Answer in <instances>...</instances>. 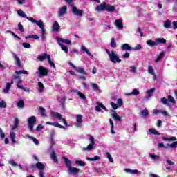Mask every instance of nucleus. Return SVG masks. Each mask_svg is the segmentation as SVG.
Returning <instances> with one entry per match:
<instances>
[{"label":"nucleus","instance_id":"e2e57ef3","mask_svg":"<svg viewBox=\"0 0 177 177\" xmlns=\"http://www.w3.org/2000/svg\"><path fill=\"white\" fill-rule=\"evenodd\" d=\"M129 69H130V73H136V66H130Z\"/></svg>","mask_w":177,"mask_h":177},{"label":"nucleus","instance_id":"58836bf2","mask_svg":"<svg viewBox=\"0 0 177 177\" xmlns=\"http://www.w3.org/2000/svg\"><path fill=\"white\" fill-rule=\"evenodd\" d=\"M162 140H165V142H175V140H176V137H170V138L163 137Z\"/></svg>","mask_w":177,"mask_h":177},{"label":"nucleus","instance_id":"f03ea898","mask_svg":"<svg viewBox=\"0 0 177 177\" xmlns=\"http://www.w3.org/2000/svg\"><path fill=\"white\" fill-rule=\"evenodd\" d=\"M63 160L66 167L68 168V174H69V175H78L80 169L71 167V161L70 159L63 157Z\"/></svg>","mask_w":177,"mask_h":177},{"label":"nucleus","instance_id":"2f4dec72","mask_svg":"<svg viewBox=\"0 0 177 177\" xmlns=\"http://www.w3.org/2000/svg\"><path fill=\"white\" fill-rule=\"evenodd\" d=\"M156 45L167 44V40L164 38H156L155 39Z\"/></svg>","mask_w":177,"mask_h":177},{"label":"nucleus","instance_id":"a211bd4d","mask_svg":"<svg viewBox=\"0 0 177 177\" xmlns=\"http://www.w3.org/2000/svg\"><path fill=\"white\" fill-rule=\"evenodd\" d=\"M106 2H103L102 3L97 5L95 8V10L97 12H103L106 10Z\"/></svg>","mask_w":177,"mask_h":177},{"label":"nucleus","instance_id":"6ab92c4d","mask_svg":"<svg viewBox=\"0 0 177 177\" xmlns=\"http://www.w3.org/2000/svg\"><path fill=\"white\" fill-rule=\"evenodd\" d=\"M105 11L108 12L109 13H111L113 12H115V6L113 5H110L109 3L106 4Z\"/></svg>","mask_w":177,"mask_h":177},{"label":"nucleus","instance_id":"bb28decb","mask_svg":"<svg viewBox=\"0 0 177 177\" xmlns=\"http://www.w3.org/2000/svg\"><path fill=\"white\" fill-rule=\"evenodd\" d=\"M111 117H113V118H114L115 121H121V117H120V115H118V114H117V112H115V111H111Z\"/></svg>","mask_w":177,"mask_h":177},{"label":"nucleus","instance_id":"c03bdc74","mask_svg":"<svg viewBox=\"0 0 177 177\" xmlns=\"http://www.w3.org/2000/svg\"><path fill=\"white\" fill-rule=\"evenodd\" d=\"M19 127V118H15L14 120V126L12 127V129H16Z\"/></svg>","mask_w":177,"mask_h":177},{"label":"nucleus","instance_id":"49530a36","mask_svg":"<svg viewBox=\"0 0 177 177\" xmlns=\"http://www.w3.org/2000/svg\"><path fill=\"white\" fill-rule=\"evenodd\" d=\"M75 163L79 167H85V162L81 160H75Z\"/></svg>","mask_w":177,"mask_h":177},{"label":"nucleus","instance_id":"f3484780","mask_svg":"<svg viewBox=\"0 0 177 177\" xmlns=\"http://www.w3.org/2000/svg\"><path fill=\"white\" fill-rule=\"evenodd\" d=\"M155 91H156V88H152L147 91V95L145 97L146 102H147V100H149V99H150L151 96H153V93H154Z\"/></svg>","mask_w":177,"mask_h":177},{"label":"nucleus","instance_id":"4468645a","mask_svg":"<svg viewBox=\"0 0 177 177\" xmlns=\"http://www.w3.org/2000/svg\"><path fill=\"white\" fill-rule=\"evenodd\" d=\"M76 128H82V115H76V122L75 123Z\"/></svg>","mask_w":177,"mask_h":177},{"label":"nucleus","instance_id":"412c9836","mask_svg":"<svg viewBox=\"0 0 177 177\" xmlns=\"http://www.w3.org/2000/svg\"><path fill=\"white\" fill-rule=\"evenodd\" d=\"M102 109L103 110H105V111H107V109H106V106H104V105H103L102 103L97 102V106H95V110H96V111H97L98 113H100V111H102Z\"/></svg>","mask_w":177,"mask_h":177},{"label":"nucleus","instance_id":"ea45409f","mask_svg":"<svg viewBox=\"0 0 177 177\" xmlns=\"http://www.w3.org/2000/svg\"><path fill=\"white\" fill-rule=\"evenodd\" d=\"M39 113H40L41 117H46V113L45 108L39 107Z\"/></svg>","mask_w":177,"mask_h":177},{"label":"nucleus","instance_id":"e433bc0d","mask_svg":"<svg viewBox=\"0 0 177 177\" xmlns=\"http://www.w3.org/2000/svg\"><path fill=\"white\" fill-rule=\"evenodd\" d=\"M81 50H82V52H85L88 56H93L89 50H88V48L84 45L81 46Z\"/></svg>","mask_w":177,"mask_h":177},{"label":"nucleus","instance_id":"2eb2a0df","mask_svg":"<svg viewBox=\"0 0 177 177\" xmlns=\"http://www.w3.org/2000/svg\"><path fill=\"white\" fill-rule=\"evenodd\" d=\"M12 84H13V80H12L11 82H8L6 84V86H5L4 89L3 90V93H5L6 95H8V93H10V88H12Z\"/></svg>","mask_w":177,"mask_h":177},{"label":"nucleus","instance_id":"4d7b16f0","mask_svg":"<svg viewBox=\"0 0 177 177\" xmlns=\"http://www.w3.org/2000/svg\"><path fill=\"white\" fill-rule=\"evenodd\" d=\"M97 160H100V157L96 156L94 158H87L88 161H97Z\"/></svg>","mask_w":177,"mask_h":177},{"label":"nucleus","instance_id":"393cba45","mask_svg":"<svg viewBox=\"0 0 177 177\" xmlns=\"http://www.w3.org/2000/svg\"><path fill=\"white\" fill-rule=\"evenodd\" d=\"M37 91L39 92V93H44V92L45 91V86H44V84H42V82H39L37 83Z\"/></svg>","mask_w":177,"mask_h":177},{"label":"nucleus","instance_id":"39448f33","mask_svg":"<svg viewBox=\"0 0 177 177\" xmlns=\"http://www.w3.org/2000/svg\"><path fill=\"white\" fill-rule=\"evenodd\" d=\"M37 59L39 60V62H44V60H46L48 62V64H50V66L51 67H53V68H56V65H55V63H53L52 62V59H50V55L46 53H44L41 55H39L37 57Z\"/></svg>","mask_w":177,"mask_h":177},{"label":"nucleus","instance_id":"4c0bfd02","mask_svg":"<svg viewBox=\"0 0 177 177\" xmlns=\"http://www.w3.org/2000/svg\"><path fill=\"white\" fill-rule=\"evenodd\" d=\"M109 124L111 125V133H112V135H114L115 133V131H114V122H113L112 119H109Z\"/></svg>","mask_w":177,"mask_h":177},{"label":"nucleus","instance_id":"20e7f679","mask_svg":"<svg viewBox=\"0 0 177 177\" xmlns=\"http://www.w3.org/2000/svg\"><path fill=\"white\" fill-rule=\"evenodd\" d=\"M105 51L106 52V53L109 57V60L112 63H114V64L121 63L122 60H121V59H120V57H118V55H117L115 54V50L109 51V49H105Z\"/></svg>","mask_w":177,"mask_h":177},{"label":"nucleus","instance_id":"0eeeda50","mask_svg":"<svg viewBox=\"0 0 177 177\" xmlns=\"http://www.w3.org/2000/svg\"><path fill=\"white\" fill-rule=\"evenodd\" d=\"M49 70L44 66H40L38 68V71L36 72V74L39 78H43V77L48 76Z\"/></svg>","mask_w":177,"mask_h":177},{"label":"nucleus","instance_id":"aec40b11","mask_svg":"<svg viewBox=\"0 0 177 177\" xmlns=\"http://www.w3.org/2000/svg\"><path fill=\"white\" fill-rule=\"evenodd\" d=\"M115 26H116L117 28L119 30H122L124 28V24H122V19H116L115 21Z\"/></svg>","mask_w":177,"mask_h":177},{"label":"nucleus","instance_id":"a878e982","mask_svg":"<svg viewBox=\"0 0 177 177\" xmlns=\"http://www.w3.org/2000/svg\"><path fill=\"white\" fill-rule=\"evenodd\" d=\"M164 57H165V51L163 50L159 54L158 57L154 60L155 63H158V62H161V60H162Z\"/></svg>","mask_w":177,"mask_h":177},{"label":"nucleus","instance_id":"4be33fe9","mask_svg":"<svg viewBox=\"0 0 177 177\" xmlns=\"http://www.w3.org/2000/svg\"><path fill=\"white\" fill-rule=\"evenodd\" d=\"M15 74L17 75H13V77L15 79V80H20V76L19 74H28V72H27V71H15Z\"/></svg>","mask_w":177,"mask_h":177},{"label":"nucleus","instance_id":"c9c22d12","mask_svg":"<svg viewBox=\"0 0 177 177\" xmlns=\"http://www.w3.org/2000/svg\"><path fill=\"white\" fill-rule=\"evenodd\" d=\"M171 26H172V22H171V20L169 19L165 21L163 24V27H165V28H171Z\"/></svg>","mask_w":177,"mask_h":177},{"label":"nucleus","instance_id":"37998d69","mask_svg":"<svg viewBox=\"0 0 177 177\" xmlns=\"http://www.w3.org/2000/svg\"><path fill=\"white\" fill-rule=\"evenodd\" d=\"M77 96H79L80 99L82 100H86V96L84 95V93H82L81 91L77 92Z\"/></svg>","mask_w":177,"mask_h":177},{"label":"nucleus","instance_id":"c756f323","mask_svg":"<svg viewBox=\"0 0 177 177\" xmlns=\"http://www.w3.org/2000/svg\"><path fill=\"white\" fill-rule=\"evenodd\" d=\"M75 70V71H77V73H79L80 74L88 75V73H86V71H85V69H84V68L82 67H76Z\"/></svg>","mask_w":177,"mask_h":177},{"label":"nucleus","instance_id":"052dcab7","mask_svg":"<svg viewBox=\"0 0 177 177\" xmlns=\"http://www.w3.org/2000/svg\"><path fill=\"white\" fill-rule=\"evenodd\" d=\"M123 103H124V102L122 101V99H121V98L118 99L117 104H118V107H121V106H122Z\"/></svg>","mask_w":177,"mask_h":177},{"label":"nucleus","instance_id":"603ef678","mask_svg":"<svg viewBox=\"0 0 177 177\" xmlns=\"http://www.w3.org/2000/svg\"><path fill=\"white\" fill-rule=\"evenodd\" d=\"M149 132L151 135H160V133H158V131H157L155 129H149Z\"/></svg>","mask_w":177,"mask_h":177},{"label":"nucleus","instance_id":"ddd939ff","mask_svg":"<svg viewBox=\"0 0 177 177\" xmlns=\"http://www.w3.org/2000/svg\"><path fill=\"white\" fill-rule=\"evenodd\" d=\"M72 13H73V15H75V16H78L79 17H82L84 11L82 10L78 9L75 6H73L72 7Z\"/></svg>","mask_w":177,"mask_h":177},{"label":"nucleus","instance_id":"72a5a7b5","mask_svg":"<svg viewBox=\"0 0 177 177\" xmlns=\"http://www.w3.org/2000/svg\"><path fill=\"white\" fill-rule=\"evenodd\" d=\"M12 56L14 57V60L17 67H21V63L20 62V59L17 57V55L15 53H14Z\"/></svg>","mask_w":177,"mask_h":177},{"label":"nucleus","instance_id":"7c9ffc66","mask_svg":"<svg viewBox=\"0 0 177 177\" xmlns=\"http://www.w3.org/2000/svg\"><path fill=\"white\" fill-rule=\"evenodd\" d=\"M140 93L139 92V90L134 88L131 93H126L127 96H138Z\"/></svg>","mask_w":177,"mask_h":177},{"label":"nucleus","instance_id":"79ce46f5","mask_svg":"<svg viewBox=\"0 0 177 177\" xmlns=\"http://www.w3.org/2000/svg\"><path fill=\"white\" fill-rule=\"evenodd\" d=\"M17 107H18V109H23L24 107V101L23 100H20L17 103Z\"/></svg>","mask_w":177,"mask_h":177},{"label":"nucleus","instance_id":"bf43d9fd","mask_svg":"<svg viewBox=\"0 0 177 177\" xmlns=\"http://www.w3.org/2000/svg\"><path fill=\"white\" fill-rule=\"evenodd\" d=\"M91 86L94 91H99V86L97 84L91 83Z\"/></svg>","mask_w":177,"mask_h":177},{"label":"nucleus","instance_id":"864d4df0","mask_svg":"<svg viewBox=\"0 0 177 177\" xmlns=\"http://www.w3.org/2000/svg\"><path fill=\"white\" fill-rule=\"evenodd\" d=\"M110 46L111 48H117V42H115L114 38L111 39Z\"/></svg>","mask_w":177,"mask_h":177},{"label":"nucleus","instance_id":"a19ab883","mask_svg":"<svg viewBox=\"0 0 177 177\" xmlns=\"http://www.w3.org/2000/svg\"><path fill=\"white\" fill-rule=\"evenodd\" d=\"M50 158L54 162H57V157L56 156V153H55V151H52Z\"/></svg>","mask_w":177,"mask_h":177},{"label":"nucleus","instance_id":"dca6fc26","mask_svg":"<svg viewBox=\"0 0 177 177\" xmlns=\"http://www.w3.org/2000/svg\"><path fill=\"white\" fill-rule=\"evenodd\" d=\"M46 125H53V127H55V128H60L61 129H66V127L64 126H62V124H59V122H46Z\"/></svg>","mask_w":177,"mask_h":177},{"label":"nucleus","instance_id":"b1692460","mask_svg":"<svg viewBox=\"0 0 177 177\" xmlns=\"http://www.w3.org/2000/svg\"><path fill=\"white\" fill-rule=\"evenodd\" d=\"M17 86L19 88V89H23L24 92H30V90L27 87H24L21 86V80H19L17 82Z\"/></svg>","mask_w":177,"mask_h":177},{"label":"nucleus","instance_id":"0e129e2a","mask_svg":"<svg viewBox=\"0 0 177 177\" xmlns=\"http://www.w3.org/2000/svg\"><path fill=\"white\" fill-rule=\"evenodd\" d=\"M22 46H24V48L26 49H30V48H31V45H30L28 43H23Z\"/></svg>","mask_w":177,"mask_h":177},{"label":"nucleus","instance_id":"a18cd8bd","mask_svg":"<svg viewBox=\"0 0 177 177\" xmlns=\"http://www.w3.org/2000/svg\"><path fill=\"white\" fill-rule=\"evenodd\" d=\"M148 73L151 74V75H154V68H153V66H148Z\"/></svg>","mask_w":177,"mask_h":177},{"label":"nucleus","instance_id":"6e6d98bb","mask_svg":"<svg viewBox=\"0 0 177 177\" xmlns=\"http://www.w3.org/2000/svg\"><path fill=\"white\" fill-rule=\"evenodd\" d=\"M106 156L108 160H109V162H111V163L114 162V160H113V157L111 156L110 153L106 152Z\"/></svg>","mask_w":177,"mask_h":177},{"label":"nucleus","instance_id":"473e14b6","mask_svg":"<svg viewBox=\"0 0 177 177\" xmlns=\"http://www.w3.org/2000/svg\"><path fill=\"white\" fill-rule=\"evenodd\" d=\"M52 28L53 31L57 32V31H59V30L60 29V26L59 25V23L57 21H55L53 24Z\"/></svg>","mask_w":177,"mask_h":177},{"label":"nucleus","instance_id":"f704fd0d","mask_svg":"<svg viewBox=\"0 0 177 177\" xmlns=\"http://www.w3.org/2000/svg\"><path fill=\"white\" fill-rule=\"evenodd\" d=\"M124 171H126L127 174H131V175H135L136 174H139V170H138V169L132 170L131 169H125Z\"/></svg>","mask_w":177,"mask_h":177},{"label":"nucleus","instance_id":"7ed1b4c3","mask_svg":"<svg viewBox=\"0 0 177 177\" xmlns=\"http://www.w3.org/2000/svg\"><path fill=\"white\" fill-rule=\"evenodd\" d=\"M57 44L60 46L62 50H63L66 53H68V48L67 46H64V44L66 45H71V40L64 39L60 37H56Z\"/></svg>","mask_w":177,"mask_h":177},{"label":"nucleus","instance_id":"1a4fd4ad","mask_svg":"<svg viewBox=\"0 0 177 177\" xmlns=\"http://www.w3.org/2000/svg\"><path fill=\"white\" fill-rule=\"evenodd\" d=\"M50 116L52 118H55V120H58V121H62L64 125L67 126V121H66L65 118H63V116L59 112H51Z\"/></svg>","mask_w":177,"mask_h":177},{"label":"nucleus","instance_id":"c85d7f7f","mask_svg":"<svg viewBox=\"0 0 177 177\" xmlns=\"http://www.w3.org/2000/svg\"><path fill=\"white\" fill-rule=\"evenodd\" d=\"M121 49L122 50H132L133 49V47H131V46H129V44H124L122 46H121Z\"/></svg>","mask_w":177,"mask_h":177},{"label":"nucleus","instance_id":"6e6552de","mask_svg":"<svg viewBox=\"0 0 177 177\" xmlns=\"http://www.w3.org/2000/svg\"><path fill=\"white\" fill-rule=\"evenodd\" d=\"M37 122V118L35 116H30L28 118V128L30 132H34V125Z\"/></svg>","mask_w":177,"mask_h":177},{"label":"nucleus","instance_id":"9b49d317","mask_svg":"<svg viewBox=\"0 0 177 177\" xmlns=\"http://www.w3.org/2000/svg\"><path fill=\"white\" fill-rule=\"evenodd\" d=\"M67 14V6L59 7L58 10V17H64Z\"/></svg>","mask_w":177,"mask_h":177},{"label":"nucleus","instance_id":"3c124183","mask_svg":"<svg viewBox=\"0 0 177 177\" xmlns=\"http://www.w3.org/2000/svg\"><path fill=\"white\" fill-rule=\"evenodd\" d=\"M167 147H170L171 149H176V147H177V141H175L172 144H167Z\"/></svg>","mask_w":177,"mask_h":177},{"label":"nucleus","instance_id":"13d9d810","mask_svg":"<svg viewBox=\"0 0 177 177\" xmlns=\"http://www.w3.org/2000/svg\"><path fill=\"white\" fill-rule=\"evenodd\" d=\"M8 162L12 167H17V163L13 159H10Z\"/></svg>","mask_w":177,"mask_h":177},{"label":"nucleus","instance_id":"338daca9","mask_svg":"<svg viewBox=\"0 0 177 177\" xmlns=\"http://www.w3.org/2000/svg\"><path fill=\"white\" fill-rule=\"evenodd\" d=\"M160 114L164 115V117H168V112L165 110H160Z\"/></svg>","mask_w":177,"mask_h":177},{"label":"nucleus","instance_id":"de8ad7c7","mask_svg":"<svg viewBox=\"0 0 177 177\" xmlns=\"http://www.w3.org/2000/svg\"><path fill=\"white\" fill-rule=\"evenodd\" d=\"M6 102H5V100H0V109H6Z\"/></svg>","mask_w":177,"mask_h":177},{"label":"nucleus","instance_id":"423d86ee","mask_svg":"<svg viewBox=\"0 0 177 177\" xmlns=\"http://www.w3.org/2000/svg\"><path fill=\"white\" fill-rule=\"evenodd\" d=\"M160 102L161 103H162V104H165V106H167V107H171V104H169V102L172 104H175L176 103V101H175V98H174L172 95H169L167 98H166L165 97H162L160 99Z\"/></svg>","mask_w":177,"mask_h":177},{"label":"nucleus","instance_id":"09e8293b","mask_svg":"<svg viewBox=\"0 0 177 177\" xmlns=\"http://www.w3.org/2000/svg\"><path fill=\"white\" fill-rule=\"evenodd\" d=\"M10 135V138L12 143H16V140H15V138H16V133H15V132L13 131H11Z\"/></svg>","mask_w":177,"mask_h":177},{"label":"nucleus","instance_id":"680f3d73","mask_svg":"<svg viewBox=\"0 0 177 177\" xmlns=\"http://www.w3.org/2000/svg\"><path fill=\"white\" fill-rule=\"evenodd\" d=\"M45 128V126L42 125V124H39L37 128H36V131H37V132H39V131H41V129H44Z\"/></svg>","mask_w":177,"mask_h":177},{"label":"nucleus","instance_id":"9d476101","mask_svg":"<svg viewBox=\"0 0 177 177\" xmlns=\"http://www.w3.org/2000/svg\"><path fill=\"white\" fill-rule=\"evenodd\" d=\"M90 144L87 145L86 147H83L82 150L84 151H91V150H93V147L95 146V139L93 136L89 137Z\"/></svg>","mask_w":177,"mask_h":177},{"label":"nucleus","instance_id":"69168bd1","mask_svg":"<svg viewBox=\"0 0 177 177\" xmlns=\"http://www.w3.org/2000/svg\"><path fill=\"white\" fill-rule=\"evenodd\" d=\"M18 5H24L26 3L27 0H17Z\"/></svg>","mask_w":177,"mask_h":177},{"label":"nucleus","instance_id":"8fccbe9b","mask_svg":"<svg viewBox=\"0 0 177 177\" xmlns=\"http://www.w3.org/2000/svg\"><path fill=\"white\" fill-rule=\"evenodd\" d=\"M147 44L149 45V46H157L156 41H154L153 40L147 41Z\"/></svg>","mask_w":177,"mask_h":177},{"label":"nucleus","instance_id":"f257e3e1","mask_svg":"<svg viewBox=\"0 0 177 177\" xmlns=\"http://www.w3.org/2000/svg\"><path fill=\"white\" fill-rule=\"evenodd\" d=\"M28 20L29 21H31V23H35L37 26H39L41 30L40 34L41 39L42 41H45V39H46V29H45V24H44V21L41 19L37 21L34 18H28Z\"/></svg>","mask_w":177,"mask_h":177},{"label":"nucleus","instance_id":"f8f14e48","mask_svg":"<svg viewBox=\"0 0 177 177\" xmlns=\"http://www.w3.org/2000/svg\"><path fill=\"white\" fill-rule=\"evenodd\" d=\"M36 168H38L39 169V177H44V169H45V165L42 164L41 162L36 163Z\"/></svg>","mask_w":177,"mask_h":177},{"label":"nucleus","instance_id":"774afa93","mask_svg":"<svg viewBox=\"0 0 177 177\" xmlns=\"http://www.w3.org/2000/svg\"><path fill=\"white\" fill-rule=\"evenodd\" d=\"M142 49V46L140 44H138L136 47H133L132 50H140Z\"/></svg>","mask_w":177,"mask_h":177},{"label":"nucleus","instance_id":"5fc2aeb1","mask_svg":"<svg viewBox=\"0 0 177 177\" xmlns=\"http://www.w3.org/2000/svg\"><path fill=\"white\" fill-rule=\"evenodd\" d=\"M141 115L143 117H147V115H149V111H147V109H143L142 111H141Z\"/></svg>","mask_w":177,"mask_h":177},{"label":"nucleus","instance_id":"5701e85b","mask_svg":"<svg viewBox=\"0 0 177 177\" xmlns=\"http://www.w3.org/2000/svg\"><path fill=\"white\" fill-rule=\"evenodd\" d=\"M149 158L152 161H161V157L154 153H149Z\"/></svg>","mask_w":177,"mask_h":177},{"label":"nucleus","instance_id":"cd10ccee","mask_svg":"<svg viewBox=\"0 0 177 177\" xmlns=\"http://www.w3.org/2000/svg\"><path fill=\"white\" fill-rule=\"evenodd\" d=\"M17 15H19V16H20L21 17H24L25 19H27V20H28V19H32V17H27V14L24 13V12L21 10H19L17 11Z\"/></svg>","mask_w":177,"mask_h":177}]
</instances>
